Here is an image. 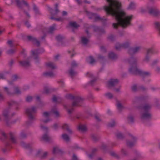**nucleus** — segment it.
Returning <instances> with one entry per match:
<instances>
[{"mask_svg": "<svg viewBox=\"0 0 160 160\" xmlns=\"http://www.w3.org/2000/svg\"><path fill=\"white\" fill-rule=\"evenodd\" d=\"M122 155L124 157L128 156L129 155V153L125 149L122 148L121 150Z\"/></svg>", "mask_w": 160, "mask_h": 160, "instance_id": "473e14b6", "label": "nucleus"}, {"mask_svg": "<svg viewBox=\"0 0 160 160\" xmlns=\"http://www.w3.org/2000/svg\"><path fill=\"white\" fill-rule=\"evenodd\" d=\"M137 59L133 57H132L128 59V62L130 65L129 71L132 75H139L144 80L145 78L150 76L151 73L149 72L145 71L138 69L137 67Z\"/></svg>", "mask_w": 160, "mask_h": 160, "instance_id": "f257e3e1", "label": "nucleus"}, {"mask_svg": "<svg viewBox=\"0 0 160 160\" xmlns=\"http://www.w3.org/2000/svg\"><path fill=\"white\" fill-rule=\"evenodd\" d=\"M88 59L90 60V61L89 63L90 64H92L94 62H95V60L93 58V57L92 56H90Z\"/></svg>", "mask_w": 160, "mask_h": 160, "instance_id": "6e6d98bb", "label": "nucleus"}, {"mask_svg": "<svg viewBox=\"0 0 160 160\" xmlns=\"http://www.w3.org/2000/svg\"><path fill=\"white\" fill-rule=\"evenodd\" d=\"M51 112L54 114L56 117H58L59 116V112L57 111L56 107H53L51 110Z\"/></svg>", "mask_w": 160, "mask_h": 160, "instance_id": "c756f323", "label": "nucleus"}, {"mask_svg": "<svg viewBox=\"0 0 160 160\" xmlns=\"http://www.w3.org/2000/svg\"><path fill=\"white\" fill-rule=\"evenodd\" d=\"M18 104L17 102L13 100H11L8 102V104L9 106L14 105H17Z\"/></svg>", "mask_w": 160, "mask_h": 160, "instance_id": "5fc2aeb1", "label": "nucleus"}, {"mask_svg": "<svg viewBox=\"0 0 160 160\" xmlns=\"http://www.w3.org/2000/svg\"><path fill=\"white\" fill-rule=\"evenodd\" d=\"M117 108L120 112H121L122 110L123 109V107L120 103V102L118 101L117 102Z\"/></svg>", "mask_w": 160, "mask_h": 160, "instance_id": "e433bc0d", "label": "nucleus"}, {"mask_svg": "<svg viewBox=\"0 0 160 160\" xmlns=\"http://www.w3.org/2000/svg\"><path fill=\"white\" fill-rule=\"evenodd\" d=\"M128 9L133 10L135 8V4L133 2H131L129 4Z\"/></svg>", "mask_w": 160, "mask_h": 160, "instance_id": "4c0bfd02", "label": "nucleus"}, {"mask_svg": "<svg viewBox=\"0 0 160 160\" xmlns=\"http://www.w3.org/2000/svg\"><path fill=\"white\" fill-rule=\"evenodd\" d=\"M147 51L151 55L152 54H157L159 52L158 49L153 47L148 49Z\"/></svg>", "mask_w": 160, "mask_h": 160, "instance_id": "4be33fe9", "label": "nucleus"}, {"mask_svg": "<svg viewBox=\"0 0 160 160\" xmlns=\"http://www.w3.org/2000/svg\"><path fill=\"white\" fill-rule=\"evenodd\" d=\"M19 78V77L17 74H14L12 76V79L13 81H15Z\"/></svg>", "mask_w": 160, "mask_h": 160, "instance_id": "e2e57ef3", "label": "nucleus"}, {"mask_svg": "<svg viewBox=\"0 0 160 160\" xmlns=\"http://www.w3.org/2000/svg\"><path fill=\"white\" fill-rule=\"evenodd\" d=\"M152 114L150 112H143L141 115L140 118L141 121L146 125L150 126L151 124L149 121L151 120Z\"/></svg>", "mask_w": 160, "mask_h": 160, "instance_id": "39448f33", "label": "nucleus"}, {"mask_svg": "<svg viewBox=\"0 0 160 160\" xmlns=\"http://www.w3.org/2000/svg\"><path fill=\"white\" fill-rule=\"evenodd\" d=\"M43 116L47 118L46 120H42V121L44 123H47L50 121V119L49 118V113L48 112H44L42 114Z\"/></svg>", "mask_w": 160, "mask_h": 160, "instance_id": "5701e85b", "label": "nucleus"}, {"mask_svg": "<svg viewBox=\"0 0 160 160\" xmlns=\"http://www.w3.org/2000/svg\"><path fill=\"white\" fill-rule=\"evenodd\" d=\"M150 99L149 96L148 95L142 96L140 97H136L133 100V102L134 103L136 102H143L148 101Z\"/></svg>", "mask_w": 160, "mask_h": 160, "instance_id": "9d476101", "label": "nucleus"}, {"mask_svg": "<svg viewBox=\"0 0 160 160\" xmlns=\"http://www.w3.org/2000/svg\"><path fill=\"white\" fill-rule=\"evenodd\" d=\"M50 92V89L48 87H45L44 88V92L46 94H48Z\"/></svg>", "mask_w": 160, "mask_h": 160, "instance_id": "13d9d810", "label": "nucleus"}, {"mask_svg": "<svg viewBox=\"0 0 160 160\" xmlns=\"http://www.w3.org/2000/svg\"><path fill=\"white\" fill-rule=\"evenodd\" d=\"M15 52L14 49H11L7 51V53L9 55H12Z\"/></svg>", "mask_w": 160, "mask_h": 160, "instance_id": "680f3d73", "label": "nucleus"}, {"mask_svg": "<svg viewBox=\"0 0 160 160\" xmlns=\"http://www.w3.org/2000/svg\"><path fill=\"white\" fill-rule=\"evenodd\" d=\"M24 24L28 28H29L31 27V25L29 21L28 20H26L24 22Z\"/></svg>", "mask_w": 160, "mask_h": 160, "instance_id": "052dcab7", "label": "nucleus"}, {"mask_svg": "<svg viewBox=\"0 0 160 160\" xmlns=\"http://www.w3.org/2000/svg\"><path fill=\"white\" fill-rule=\"evenodd\" d=\"M20 65L22 67L27 68L30 67L31 65L29 62L28 60H24L19 61Z\"/></svg>", "mask_w": 160, "mask_h": 160, "instance_id": "f3484780", "label": "nucleus"}, {"mask_svg": "<svg viewBox=\"0 0 160 160\" xmlns=\"http://www.w3.org/2000/svg\"><path fill=\"white\" fill-rule=\"evenodd\" d=\"M154 23L155 28L158 31V34L160 36V22H155Z\"/></svg>", "mask_w": 160, "mask_h": 160, "instance_id": "c85d7f7f", "label": "nucleus"}, {"mask_svg": "<svg viewBox=\"0 0 160 160\" xmlns=\"http://www.w3.org/2000/svg\"><path fill=\"white\" fill-rule=\"evenodd\" d=\"M104 96L107 98L111 99L113 98L112 94L110 92H107L104 94Z\"/></svg>", "mask_w": 160, "mask_h": 160, "instance_id": "09e8293b", "label": "nucleus"}, {"mask_svg": "<svg viewBox=\"0 0 160 160\" xmlns=\"http://www.w3.org/2000/svg\"><path fill=\"white\" fill-rule=\"evenodd\" d=\"M70 26L74 29H76L79 27V25H78L75 22H70L69 23Z\"/></svg>", "mask_w": 160, "mask_h": 160, "instance_id": "c9c22d12", "label": "nucleus"}, {"mask_svg": "<svg viewBox=\"0 0 160 160\" xmlns=\"http://www.w3.org/2000/svg\"><path fill=\"white\" fill-rule=\"evenodd\" d=\"M130 44V42L129 40L122 44L117 42L115 45V49L117 50H120L121 48H127L129 47Z\"/></svg>", "mask_w": 160, "mask_h": 160, "instance_id": "0eeeda50", "label": "nucleus"}, {"mask_svg": "<svg viewBox=\"0 0 160 160\" xmlns=\"http://www.w3.org/2000/svg\"><path fill=\"white\" fill-rule=\"evenodd\" d=\"M78 129L82 132H84L86 130V128L84 125H80L78 127Z\"/></svg>", "mask_w": 160, "mask_h": 160, "instance_id": "37998d69", "label": "nucleus"}, {"mask_svg": "<svg viewBox=\"0 0 160 160\" xmlns=\"http://www.w3.org/2000/svg\"><path fill=\"white\" fill-rule=\"evenodd\" d=\"M47 66L49 68L52 69H54L55 68V66L54 64L52 62H49L46 64Z\"/></svg>", "mask_w": 160, "mask_h": 160, "instance_id": "58836bf2", "label": "nucleus"}, {"mask_svg": "<svg viewBox=\"0 0 160 160\" xmlns=\"http://www.w3.org/2000/svg\"><path fill=\"white\" fill-rule=\"evenodd\" d=\"M116 135L119 139H122L124 138V136L123 134L120 132H118L116 133Z\"/></svg>", "mask_w": 160, "mask_h": 160, "instance_id": "79ce46f5", "label": "nucleus"}, {"mask_svg": "<svg viewBox=\"0 0 160 160\" xmlns=\"http://www.w3.org/2000/svg\"><path fill=\"white\" fill-rule=\"evenodd\" d=\"M62 128L66 130L67 132L70 134L72 133V130L69 128V125L66 123L63 124L62 126Z\"/></svg>", "mask_w": 160, "mask_h": 160, "instance_id": "a878e982", "label": "nucleus"}, {"mask_svg": "<svg viewBox=\"0 0 160 160\" xmlns=\"http://www.w3.org/2000/svg\"><path fill=\"white\" fill-rule=\"evenodd\" d=\"M42 139L47 142H50L52 140L51 138L49 137L47 132L45 133L42 136Z\"/></svg>", "mask_w": 160, "mask_h": 160, "instance_id": "412c9836", "label": "nucleus"}, {"mask_svg": "<svg viewBox=\"0 0 160 160\" xmlns=\"http://www.w3.org/2000/svg\"><path fill=\"white\" fill-rule=\"evenodd\" d=\"M56 25L55 24H53L50 27L48 30V32L49 33H51L54 30Z\"/></svg>", "mask_w": 160, "mask_h": 160, "instance_id": "ea45409f", "label": "nucleus"}, {"mask_svg": "<svg viewBox=\"0 0 160 160\" xmlns=\"http://www.w3.org/2000/svg\"><path fill=\"white\" fill-rule=\"evenodd\" d=\"M5 92L9 95H14V92L11 90L6 87L3 88Z\"/></svg>", "mask_w": 160, "mask_h": 160, "instance_id": "cd10ccee", "label": "nucleus"}, {"mask_svg": "<svg viewBox=\"0 0 160 160\" xmlns=\"http://www.w3.org/2000/svg\"><path fill=\"white\" fill-rule=\"evenodd\" d=\"M20 145L22 147L28 149L31 147V144L29 143H26L23 141H21L20 143Z\"/></svg>", "mask_w": 160, "mask_h": 160, "instance_id": "b1692460", "label": "nucleus"}, {"mask_svg": "<svg viewBox=\"0 0 160 160\" xmlns=\"http://www.w3.org/2000/svg\"><path fill=\"white\" fill-rule=\"evenodd\" d=\"M47 152H45L43 153L42 151L41 150H39L37 151L36 153V155L37 156L41 158H45L47 155Z\"/></svg>", "mask_w": 160, "mask_h": 160, "instance_id": "aec40b11", "label": "nucleus"}, {"mask_svg": "<svg viewBox=\"0 0 160 160\" xmlns=\"http://www.w3.org/2000/svg\"><path fill=\"white\" fill-rule=\"evenodd\" d=\"M64 38V37L62 35H59L56 37V39L58 43V46H64V44L62 43V40Z\"/></svg>", "mask_w": 160, "mask_h": 160, "instance_id": "6ab92c4d", "label": "nucleus"}, {"mask_svg": "<svg viewBox=\"0 0 160 160\" xmlns=\"http://www.w3.org/2000/svg\"><path fill=\"white\" fill-rule=\"evenodd\" d=\"M155 106L158 108H160V100L157 98L154 99Z\"/></svg>", "mask_w": 160, "mask_h": 160, "instance_id": "72a5a7b5", "label": "nucleus"}, {"mask_svg": "<svg viewBox=\"0 0 160 160\" xmlns=\"http://www.w3.org/2000/svg\"><path fill=\"white\" fill-rule=\"evenodd\" d=\"M67 98L69 99L74 100L72 105H64V107L67 109L68 113L71 114L74 110L73 107L80 106V104L82 102L84 99L79 96H74L71 94L68 95Z\"/></svg>", "mask_w": 160, "mask_h": 160, "instance_id": "7ed1b4c3", "label": "nucleus"}, {"mask_svg": "<svg viewBox=\"0 0 160 160\" xmlns=\"http://www.w3.org/2000/svg\"><path fill=\"white\" fill-rule=\"evenodd\" d=\"M31 52L32 55L35 60V62L36 63L38 62V55L42 52H44L43 49H35L34 50H32Z\"/></svg>", "mask_w": 160, "mask_h": 160, "instance_id": "1a4fd4ad", "label": "nucleus"}, {"mask_svg": "<svg viewBox=\"0 0 160 160\" xmlns=\"http://www.w3.org/2000/svg\"><path fill=\"white\" fill-rule=\"evenodd\" d=\"M0 134L2 136L0 138V139L2 141L5 142V147L2 149V150L3 152H5L9 151L12 148L11 143L9 141H10L12 143H16L15 135L14 133L10 132L7 135L2 130H0Z\"/></svg>", "mask_w": 160, "mask_h": 160, "instance_id": "f03ea898", "label": "nucleus"}, {"mask_svg": "<svg viewBox=\"0 0 160 160\" xmlns=\"http://www.w3.org/2000/svg\"><path fill=\"white\" fill-rule=\"evenodd\" d=\"M32 97L31 96H28L26 98V100L27 102H30L32 101Z\"/></svg>", "mask_w": 160, "mask_h": 160, "instance_id": "774afa93", "label": "nucleus"}, {"mask_svg": "<svg viewBox=\"0 0 160 160\" xmlns=\"http://www.w3.org/2000/svg\"><path fill=\"white\" fill-rule=\"evenodd\" d=\"M81 42L84 45H87L89 42V40L88 38L85 37H82L81 38Z\"/></svg>", "mask_w": 160, "mask_h": 160, "instance_id": "7c9ffc66", "label": "nucleus"}, {"mask_svg": "<svg viewBox=\"0 0 160 160\" xmlns=\"http://www.w3.org/2000/svg\"><path fill=\"white\" fill-rule=\"evenodd\" d=\"M15 2L18 7L21 9H22L23 8L22 4L24 5L28 8H29L28 3L24 0H15Z\"/></svg>", "mask_w": 160, "mask_h": 160, "instance_id": "f8f14e48", "label": "nucleus"}, {"mask_svg": "<svg viewBox=\"0 0 160 160\" xmlns=\"http://www.w3.org/2000/svg\"><path fill=\"white\" fill-rule=\"evenodd\" d=\"M119 81L117 79H111L108 82V87L110 88L114 87L118 83Z\"/></svg>", "mask_w": 160, "mask_h": 160, "instance_id": "dca6fc26", "label": "nucleus"}, {"mask_svg": "<svg viewBox=\"0 0 160 160\" xmlns=\"http://www.w3.org/2000/svg\"><path fill=\"white\" fill-rule=\"evenodd\" d=\"M36 112V108L34 106L28 108L26 109V113L29 119L26 123L27 126L31 125L33 121L35 119V114Z\"/></svg>", "mask_w": 160, "mask_h": 160, "instance_id": "20e7f679", "label": "nucleus"}, {"mask_svg": "<svg viewBox=\"0 0 160 160\" xmlns=\"http://www.w3.org/2000/svg\"><path fill=\"white\" fill-rule=\"evenodd\" d=\"M55 10L52 8H50L49 10L50 12L52 15H55L59 12V11L58 9V5L57 3H56L55 4Z\"/></svg>", "mask_w": 160, "mask_h": 160, "instance_id": "a211bd4d", "label": "nucleus"}, {"mask_svg": "<svg viewBox=\"0 0 160 160\" xmlns=\"http://www.w3.org/2000/svg\"><path fill=\"white\" fill-rule=\"evenodd\" d=\"M129 135L132 140H127L126 144L127 146L130 148H132L135 145L137 138L136 137L131 134H129Z\"/></svg>", "mask_w": 160, "mask_h": 160, "instance_id": "6e6552de", "label": "nucleus"}, {"mask_svg": "<svg viewBox=\"0 0 160 160\" xmlns=\"http://www.w3.org/2000/svg\"><path fill=\"white\" fill-rule=\"evenodd\" d=\"M115 123L114 121L113 120L112 122L108 123V126L109 127H113L115 126Z\"/></svg>", "mask_w": 160, "mask_h": 160, "instance_id": "69168bd1", "label": "nucleus"}, {"mask_svg": "<svg viewBox=\"0 0 160 160\" xmlns=\"http://www.w3.org/2000/svg\"><path fill=\"white\" fill-rule=\"evenodd\" d=\"M62 138L66 142H68L69 141L70 138L68 135L66 134H62Z\"/></svg>", "mask_w": 160, "mask_h": 160, "instance_id": "a19ab883", "label": "nucleus"}, {"mask_svg": "<svg viewBox=\"0 0 160 160\" xmlns=\"http://www.w3.org/2000/svg\"><path fill=\"white\" fill-rule=\"evenodd\" d=\"M33 10L34 11L36 14H40V13L38 10V8L35 4H34L33 6Z\"/></svg>", "mask_w": 160, "mask_h": 160, "instance_id": "c03bdc74", "label": "nucleus"}, {"mask_svg": "<svg viewBox=\"0 0 160 160\" xmlns=\"http://www.w3.org/2000/svg\"><path fill=\"white\" fill-rule=\"evenodd\" d=\"M128 53L131 55H132L135 54L133 48H131L129 49Z\"/></svg>", "mask_w": 160, "mask_h": 160, "instance_id": "4d7b16f0", "label": "nucleus"}, {"mask_svg": "<svg viewBox=\"0 0 160 160\" xmlns=\"http://www.w3.org/2000/svg\"><path fill=\"white\" fill-rule=\"evenodd\" d=\"M152 105L148 103H145L140 108H138L142 110L143 112H150L152 108Z\"/></svg>", "mask_w": 160, "mask_h": 160, "instance_id": "ddd939ff", "label": "nucleus"}, {"mask_svg": "<svg viewBox=\"0 0 160 160\" xmlns=\"http://www.w3.org/2000/svg\"><path fill=\"white\" fill-rule=\"evenodd\" d=\"M134 49V52L135 54H136L141 49V47L140 46H137L134 48H133Z\"/></svg>", "mask_w": 160, "mask_h": 160, "instance_id": "3c124183", "label": "nucleus"}, {"mask_svg": "<svg viewBox=\"0 0 160 160\" xmlns=\"http://www.w3.org/2000/svg\"><path fill=\"white\" fill-rule=\"evenodd\" d=\"M151 55L147 50L145 57L143 59V61L146 63H148L150 61Z\"/></svg>", "mask_w": 160, "mask_h": 160, "instance_id": "393cba45", "label": "nucleus"}, {"mask_svg": "<svg viewBox=\"0 0 160 160\" xmlns=\"http://www.w3.org/2000/svg\"><path fill=\"white\" fill-rule=\"evenodd\" d=\"M159 59H157L154 60L151 64V66L152 67L154 66V65L157 64L159 63Z\"/></svg>", "mask_w": 160, "mask_h": 160, "instance_id": "8fccbe9b", "label": "nucleus"}, {"mask_svg": "<svg viewBox=\"0 0 160 160\" xmlns=\"http://www.w3.org/2000/svg\"><path fill=\"white\" fill-rule=\"evenodd\" d=\"M68 72L69 74L72 78L77 74V72L72 68H71L69 70Z\"/></svg>", "mask_w": 160, "mask_h": 160, "instance_id": "f704fd0d", "label": "nucleus"}, {"mask_svg": "<svg viewBox=\"0 0 160 160\" xmlns=\"http://www.w3.org/2000/svg\"><path fill=\"white\" fill-rule=\"evenodd\" d=\"M148 13L155 17L160 16V11L156 7H151L149 8Z\"/></svg>", "mask_w": 160, "mask_h": 160, "instance_id": "9b49d317", "label": "nucleus"}, {"mask_svg": "<svg viewBox=\"0 0 160 160\" xmlns=\"http://www.w3.org/2000/svg\"><path fill=\"white\" fill-rule=\"evenodd\" d=\"M91 137L92 139L94 142H96V141H98L99 138V137H98V136H97L96 135H95L94 134L91 135Z\"/></svg>", "mask_w": 160, "mask_h": 160, "instance_id": "a18cd8bd", "label": "nucleus"}, {"mask_svg": "<svg viewBox=\"0 0 160 160\" xmlns=\"http://www.w3.org/2000/svg\"><path fill=\"white\" fill-rule=\"evenodd\" d=\"M9 109L8 108L7 109L5 110L3 112V116L4 117L6 121V124L8 125V120L11 117L10 115H9Z\"/></svg>", "mask_w": 160, "mask_h": 160, "instance_id": "2eb2a0df", "label": "nucleus"}, {"mask_svg": "<svg viewBox=\"0 0 160 160\" xmlns=\"http://www.w3.org/2000/svg\"><path fill=\"white\" fill-rule=\"evenodd\" d=\"M127 118L128 120L131 123H132L133 122L134 117L132 115H129L128 116Z\"/></svg>", "mask_w": 160, "mask_h": 160, "instance_id": "603ef678", "label": "nucleus"}, {"mask_svg": "<svg viewBox=\"0 0 160 160\" xmlns=\"http://www.w3.org/2000/svg\"><path fill=\"white\" fill-rule=\"evenodd\" d=\"M88 15V18L90 19H94L95 21L98 20L100 21H106V19L100 17V16L96 13H92L91 12H89L88 11L86 12Z\"/></svg>", "mask_w": 160, "mask_h": 160, "instance_id": "423d86ee", "label": "nucleus"}, {"mask_svg": "<svg viewBox=\"0 0 160 160\" xmlns=\"http://www.w3.org/2000/svg\"><path fill=\"white\" fill-rule=\"evenodd\" d=\"M43 75L46 77H52L53 76L54 74L52 71L47 72H44Z\"/></svg>", "mask_w": 160, "mask_h": 160, "instance_id": "2f4dec72", "label": "nucleus"}, {"mask_svg": "<svg viewBox=\"0 0 160 160\" xmlns=\"http://www.w3.org/2000/svg\"><path fill=\"white\" fill-rule=\"evenodd\" d=\"M26 134L23 132H22L20 135V138L22 139L25 138H26Z\"/></svg>", "mask_w": 160, "mask_h": 160, "instance_id": "0e129e2a", "label": "nucleus"}, {"mask_svg": "<svg viewBox=\"0 0 160 160\" xmlns=\"http://www.w3.org/2000/svg\"><path fill=\"white\" fill-rule=\"evenodd\" d=\"M108 56L109 58L112 60H115L117 59L118 58L117 55L112 52H111L109 53Z\"/></svg>", "mask_w": 160, "mask_h": 160, "instance_id": "bb28decb", "label": "nucleus"}, {"mask_svg": "<svg viewBox=\"0 0 160 160\" xmlns=\"http://www.w3.org/2000/svg\"><path fill=\"white\" fill-rule=\"evenodd\" d=\"M14 94H21V91L18 87H15L14 88Z\"/></svg>", "mask_w": 160, "mask_h": 160, "instance_id": "49530a36", "label": "nucleus"}, {"mask_svg": "<svg viewBox=\"0 0 160 160\" xmlns=\"http://www.w3.org/2000/svg\"><path fill=\"white\" fill-rule=\"evenodd\" d=\"M28 39L32 41L34 44H35L37 46L39 47L40 45V42L36 38L34 37H33L31 36H27Z\"/></svg>", "mask_w": 160, "mask_h": 160, "instance_id": "4468645a", "label": "nucleus"}, {"mask_svg": "<svg viewBox=\"0 0 160 160\" xmlns=\"http://www.w3.org/2000/svg\"><path fill=\"white\" fill-rule=\"evenodd\" d=\"M97 58L101 61H104L105 60V57L100 54H98L97 56Z\"/></svg>", "mask_w": 160, "mask_h": 160, "instance_id": "bf43d9fd", "label": "nucleus"}, {"mask_svg": "<svg viewBox=\"0 0 160 160\" xmlns=\"http://www.w3.org/2000/svg\"><path fill=\"white\" fill-rule=\"evenodd\" d=\"M111 156L116 158L117 159L119 158V156L116 154L114 152H111L110 153Z\"/></svg>", "mask_w": 160, "mask_h": 160, "instance_id": "864d4df0", "label": "nucleus"}, {"mask_svg": "<svg viewBox=\"0 0 160 160\" xmlns=\"http://www.w3.org/2000/svg\"><path fill=\"white\" fill-rule=\"evenodd\" d=\"M108 39L111 41H113L115 39V36L113 35H111L109 36L108 38Z\"/></svg>", "mask_w": 160, "mask_h": 160, "instance_id": "338daca9", "label": "nucleus"}, {"mask_svg": "<svg viewBox=\"0 0 160 160\" xmlns=\"http://www.w3.org/2000/svg\"><path fill=\"white\" fill-rule=\"evenodd\" d=\"M135 152H136V157L135 159H132L131 160H137L138 158H142L141 155L137 151L135 150Z\"/></svg>", "mask_w": 160, "mask_h": 160, "instance_id": "de8ad7c7", "label": "nucleus"}]
</instances>
